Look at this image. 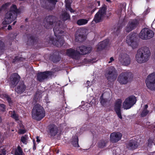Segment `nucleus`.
Segmentation results:
<instances>
[{"label": "nucleus", "mask_w": 155, "mask_h": 155, "mask_svg": "<svg viewBox=\"0 0 155 155\" xmlns=\"http://www.w3.org/2000/svg\"><path fill=\"white\" fill-rule=\"evenodd\" d=\"M12 131H14V130H12Z\"/></svg>", "instance_id": "obj_55"}, {"label": "nucleus", "mask_w": 155, "mask_h": 155, "mask_svg": "<svg viewBox=\"0 0 155 155\" xmlns=\"http://www.w3.org/2000/svg\"><path fill=\"white\" fill-rule=\"evenodd\" d=\"M148 107V105L147 104L144 105V109L141 113V115L142 117H144L148 114V111L147 110Z\"/></svg>", "instance_id": "obj_35"}, {"label": "nucleus", "mask_w": 155, "mask_h": 155, "mask_svg": "<svg viewBox=\"0 0 155 155\" xmlns=\"http://www.w3.org/2000/svg\"><path fill=\"white\" fill-rule=\"evenodd\" d=\"M16 22V21H14V22L13 23V25H15V24Z\"/></svg>", "instance_id": "obj_49"}, {"label": "nucleus", "mask_w": 155, "mask_h": 155, "mask_svg": "<svg viewBox=\"0 0 155 155\" xmlns=\"http://www.w3.org/2000/svg\"><path fill=\"white\" fill-rule=\"evenodd\" d=\"M127 147L128 149L130 150L135 149L137 147V145L136 141L132 140L127 144Z\"/></svg>", "instance_id": "obj_24"}, {"label": "nucleus", "mask_w": 155, "mask_h": 155, "mask_svg": "<svg viewBox=\"0 0 155 155\" xmlns=\"http://www.w3.org/2000/svg\"><path fill=\"white\" fill-rule=\"evenodd\" d=\"M106 0L108 2H110V0Z\"/></svg>", "instance_id": "obj_53"}, {"label": "nucleus", "mask_w": 155, "mask_h": 155, "mask_svg": "<svg viewBox=\"0 0 155 155\" xmlns=\"http://www.w3.org/2000/svg\"><path fill=\"white\" fill-rule=\"evenodd\" d=\"M78 138L77 136L75 135L73 137L71 141V143L73 145L76 147H79V145L78 143Z\"/></svg>", "instance_id": "obj_26"}, {"label": "nucleus", "mask_w": 155, "mask_h": 155, "mask_svg": "<svg viewBox=\"0 0 155 155\" xmlns=\"http://www.w3.org/2000/svg\"><path fill=\"white\" fill-rule=\"evenodd\" d=\"M118 60L120 63L124 66H127L130 63V58L127 54H121L119 55Z\"/></svg>", "instance_id": "obj_10"}, {"label": "nucleus", "mask_w": 155, "mask_h": 155, "mask_svg": "<svg viewBox=\"0 0 155 155\" xmlns=\"http://www.w3.org/2000/svg\"><path fill=\"white\" fill-rule=\"evenodd\" d=\"M154 139L153 138H150L148 140V145L150 147L154 144Z\"/></svg>", "instance_id": "obj_38"}, {"label": "nucleus", "mask_w": 155, "mask_h": 155, "mask_svg": "<svg viewBox=\"0 0 155 155\" xmlns=\"http://www.w3.org/2000/svg\"><path fill=\"white\" fill-rule=\"evenodd\" d=\"M8 4L9 3H6L3 5L1 8L0 10H2L6 9L7 8L8 6Z\"/></svg>", "instance_id": "obj_41"}, {"label": "nucleus", "mask_w": 155, "mask_h": 155, "mask_svg": "<svg viewBox=\"0 0 155 155\" xmlns=\"http://www.w3.org/2000/svg\"><path fill=\"white\" fill-rule=\"evenodd\" d=\"M4 45L3 42L0 41V48L1 47H3Z\"/></svg>", "instance_id": "obj_44"}, {"label": "nucleus", "mask_w": 155, "mask_h": 155, "mask_svg": "<svg viewBox=\"0 0 155 155\" xmlns=\"http://www.w3.org/2000/svg\"><path fill=\"white\" fill-rule=\"evenodd\" d=\"M20 79L19 76L16 73L12 74L11 76L9 84L12 87H14L19 82Z\"/></svg>", "instance_id": "obj_13"}, {"label": "nucleus", "mask_w": 155, "mask_h": 155, "mask_svg": "<svg viewBox=\"0 0 155 155\" xmlns=\"http://www.w3.org/2000/svg\"><path fill=\"white\" fill-rule=\"evenodd\" d=\"M18 10L15 5L11 6L9 12L5 15L4 20L2 22L3 25L9 24L16 18Z\"/></svg>", "instance_id": "obj_3"}, {"label": "nucleus", "mask_w": 155, "mask_h": 155, "mask_svg": "<svg viewBox=\"0 0 155 155\" xmlns=\"http://www.w3.org/2000/svg\"><path fill=\"white\" fill-rule=\"evenodd\" d=\"M88 21V20L84 19H81L78 20L77 22V23L78 25L81 26L86 24Z\"/></svg>", "instance_id": "obj_30"}, {"label": "nucleus", "mask_w": 155, "mask_h": 155, "mask_svg": "<svg viewBox=\"0 0 155 155\" xmlns=\"http://www.w3.org/2000/svg\"><path fill=\"white\" fill-rule=\"evenodd\" d=\"M91 98L92 99H93V100H94V98L93 97H91ZM88 102L90 103H91L92 104H94V101H93V100H92V101H88Z\"/></svg>", "instance_id": "obj_45"}, {"label": "nucleus", "mask_w": 155, "mask_h": 155, "mask_svg": "<svg viewBox=\"0 0 155 155\" xmlns=\"http://www.w3.org/2000/svg\"><path fill=\"white\" fill-rule=\"evenodd\" d=\"M8 29L9 30L11 29H12V26L10 25H8Z\"/></svg>", "instance_id": "obj_47"}, {"label": "nucleus", "mask_w": 155, "mask_h": 155, "mask_svg": "<svg viewBox=\"0 0 155 155\" xmlns=\"http://www.w3.org/2000/svg\"><path fill=\"white\" fill-rule=\"evenodd\" d=\"M106 8L105 7H102L95 15L94 21L96 23L101 21L105 15Z\"/></svg>", "instance_id": "obj_9"}, {"label": "nucleus", "mask_w": 155, "mask_h": 155, "mask_svg": "<svg viewBox=\"0 0 155 155\" xmlns=\"http://www.w3.org/2000/svg\"><path fill=\"white\" fill-rule=\"evenodd\" d=\"M150 55L148 48L144 47L142 48L137 51L136 55V60L139 63H144L148 61Z\"/></svg>", "instance_id": "obj_2"}, {"label": "nucleus", "mask_w": 155, "mask_h": 155, "mask_svg": "<svg viewBox=\"0 0 155 155\" xmlns=\"http://www.w3.org/2000/svg\"><path fill=\"white\" fill-rule=\"evenodd\" d=\"M1 97L2 98L7 100L8 102L9 105L11 106L12 104V101L11 98L9 97L8 95L6 94H3L1 96Z\"/></svg>", "instance_id": "obj_33"}, {"label": "nucleus", "mask_w": 155, "mask_h": 155, "mask_svg": "<svg viewBox=\"0 0 155 155\" xmlns=\"http://www.w3.org/2000/svg\"><path fill=\"white\" fill-rule=\"evenodd\" d=\"M9 114L11 117L14 119L15 121H18V122H19L20 120H19L18 116L15 111H10Z\"/></svg>", "instance_id": "obj_25"}, {"label": "nucleus", "mask_w": 155, "mask_h": 155, "mask_svg": "<svg viewBox=\"0 0 155 155\" xmlns=\"http://www.w3.org/2000/svg\"><path fill=\"white\" fill-rule=\"evenodd\" d=\"M150 12V9L148 8L144 11L143 12V14L145 15H147L148 13L149 12Z\"/></svg>", "instance_id": "obj_42"}, {"label": "nucleus", "mask_w": 155, "mask_h": 155, "mask_svg": "<svg viewBox=\"0 0 155 155\" xmlns=\"http://www.w3.org/2000/svg\"><path fill=\"white\" fill-rule=\"evenodd\" d=\"M66 54L68 56L75 59L76 58V56L78 55L77 51L72 48L67 49Z\"/></svg>", "instance_id": "obj_20"}, {"label": "nucleus", "mask_w": 155, "mask_h": 155, "mask_svg": "<svg viewBox=\"0 0 155 155\" xmlns=\"http://www.w3.org/2000/svg\"><path fill=\"white\" fill-rule=\"evenodd\" d=\"M25 85L24 83L22 82L17 86L15 89V91L18 93L21 94L25 91Z\"/></svg>", "instance_id": "obj_23"}, {"label": "nucleus", "mask_w": 155, "mask_h": 155, "mask_svg": "<svg viewBox=\"0 0 155 155\" xmlns=\"http://www.w3.org/2000/svg\"><path fill=\"white\" fill-rule=\"evenodd\" d=\"M154 35L153 32L147 28L142 29L139 35L140 38L143 40L149 39L153 37Z\"/></svg>", "instance_id": "obj_7"}, {"label": "nucleus", "mask_w": 155, "mask_h": 155, "mask_svg": "<svg viewBox=\"0 0 155 155\" xmlns=\"http://www.w3.org/2000/svg\"><path fill=\"white\" fill-rule=\"evenodd\" d=\"M15 155H23L22 149L19 146H18L17 149L15 150Z\"/></svg>", "instance_id": "obj_31"}, {"label": "nucleus", "mask_w": 155, "mask_h": 155, "mask_svg": "<svg viewBox=\"0 0 155 155\" xmlns=\"http://www.w3.org/2000/svg\"><path fill=\"white\" fill-rule=\"evenodd\" d=\"M122 102L121 99H118L116 101L114 105V109L118 117L120 119L122 118L120 110Z\"/></svg>", "instance_id": "obj_12"}, {"label": "nucleus", "mask_w": 155, "mask_h": 155, "mask_svg": "<svg viewBox=\"0 0 155 155\" xmlns=\"http://www.w3.org/2000/svg\"><path fill=\"white\" fill-rule=\"evenodd\" d=\"M45 116V111L41 105L37 104L34 107L32 112V116L33 119L40 120Z\"/></svg>", "instance_id": "obj_4"}, {"label": "nucleus", "mask_w": 155, "mask_h": 155, "mask_svg": "<svg viewBox=\"0 0 155 155\" xmlns=\"http://www.w3.org/2000/svg\"><path fill=\"white\" fill-rule=\"evenodd\" d=\"M60 18L63 21H64L70 18V16L68 14L65 12L61 16Z\"/></svg>", "instance_id": "obj_34"}, {"label": "nucleus", "mask_w": 155, "mask_h": 155, "mask_svg": "<svg viewBox=\"0 0 155 155\" xmlns=\"http://www.w3.org/2000/svg\"><path fill=\"white\" fill-rule=\"evenodd\" d=\"M31 40H32V42H33L34 40H33V38H32H32H31Z\"/></svg>", "instance_id": "obj_52"}, {"label": "nucleus", "mask_w": 155, "mask_h": 155, "mask_svg": "<svg viewBox=\"0 0 155 155\" xmlns=\"http://www.w3.org/2000/svg\"><path fill=\"white\" fill-rule=\"evenodd\" d=\"M56 18L54 16H50L45 19L44 21V26L47 28H49L52 25H55L53 31L57 40H51L53 45L58 47H61L64 43V41L62 37L63 32L61 30L60 21L55 22Z\"/></svg>", "instance_id": "obj_1"}, {"label": "nucleus", "mask_w": 155, "mask_h": 155, "mask_svg": "<svg viewBox=\"0 0 155 155\" xmlns=\"http://www.w3.org/2000/svg\"><path fill=\"white\" fill-rule=\"evenodd\" d=\"M122 134L119 132L111 133L110 136V140L113 143H116L121 140Z\"/></svg>", "instance_id": "obj_15"}, {"label": "nucleus", "mask_w": 155, "mask_h": 155, "mask_svg": "<svg viewBox=\"0 0 155 155\" xmlns=\"http://www.w3.org/2000/svg\"><path fill=\"white\" fill-rule=\"evenodd\" d=\"M2 121V119L1 118V117H0V122H1Z\"/></svg>", "instance_id": "obj_51"}, {"label": "nucleus", "mask_w": 155, "mask_h": 155, "mask_svg": "<svg viewBox=\"0 0 155 155\" xmlns=\"http://www.w3.org/2000/svg\"><path fill=\"white\" fill-rule=\"evenodd\" d=\"M28 139L27 136L25 135L22 136L21 138V141L24 144H26L27 143V140Z\"/></svg>", "instance_id": "obj_36"}, {"label": "nucleus", "mask_w": 155, "mask_h": 155, "mask_svg": "<svg viewBox=\"0 0 155 155\" xmlns=\"http://www.w3.org/2000/svg\"><path fill=\"white\" fill-rule=\"evenodd\" d=\"M92 48L91 47H87L85 46L79 47L77 48L78 54L84 55L90 53L91 51Z\"/></svg>", "instance_id": "obj_16"}, {"label": "nucleus", "mask_w": 155, "mask_h": 155, "mask_svg": "<svg viewBox=\"0 0 155 155\" xmlns=\"http://www.w3.org/2000/svg\"><path fill=\"white\" fill-rule=\"evenodd\" d=\"M128 73L125 72L121 73L119 76L117 80L121 84H126L128 82Z\"/></svg>", "instance_id": "obj_14"}, {"label": "nucleus", "mask_w": 155, "mask_h": 155, "mask_svg": "<svg viewBox=\"0 0 155 155\" xmlns=\"http://www.w3.org/2000/svg\"><path fill=\"white\" fill-rule=\"evenodd\" d=\"M137 23L136 19L130 20L126 28V31L128 32L131 31L136 27Z\"/></svg>", "instance_id": "obj_17"}, {"label": "nucleus", "mask_w": 155, "mask_h": 155, "mask_svg": "<svg viewBox=\"0 0 155 155\" xmlns=\"http://www.w3.org/2000/svg\"><path fill=\"white\" fill-rule=\"evenodd\" d=\"M136 99L134 96H131L127 98L123 103V107L124 109L130 108L136 102Z\"/></svg>", "instance_id": "obj_6"}, {"label": "nucleus", "mask_w": 155, "mask_h": 155, "mask_svg": "<svg viewBox=\"0 0 155 155\" xmlns=\"http://www.w3.org/2000/svg\"><path fill=\"white\" fill-rule=\"evenodd\" d=\"M107 100L105 99H104L103 98V94L100 97V102L102 105H104L107 102Z\"/></svg>", "instance_id": "obj_37"}, {"label": "nucleus", "mask_w": 155, "mask_h": 155, "mask_svg": "<svg viewBox=\"0 0 155 155\" xmlns=\"http://www.w3.org/2000/svg\"><path fill=\"white\" fill-rule=\"evenodd\" d=\"M97 2L98 3V5H99V2Z\"/></svg>", "instance_id": "obj_54"}, {"label": "nucleus", "mask_w": 155, "mask_h": 155, "mask_svg": "<svg viewBox=\"0 0 155 155\" xmlns=\"http://www.w3.org/2000/svg\"><path fill=\"white\" fill-rule=\"evenodd\" d=\"M6 154V150L5 149H1L0 150V155H5Z\"/></svg>", "instance_id": "obj_39"}, {"label": "nucleus", "mask_w": 155, "mask_h": 155, "mask_svg": "<svg viewBox=\"0 0 155 155\" xmlns=\"http://www.w3.org/2000/svg\"><path fill=\"white\" fill-rule=\"evenodd\" d=\"M135 36V34L130 33L127 36L126 40L127 43L134 49L137 46V43L134 41L136 38Z\"/></svg>", "instance_id": "obj_8"}, {"label": "nucleus", "mask_w": 155, "mask_h": 155, "mask_svg": "<svg viewBox=\"0 0 155 155\" xmlns=\"http://www.w3.org/2000/svg\"><path fill=\"white\" fill-rule=\"evenodd\" d=\"M37 141L38 143L40 141V140L38 139V137H37Z\"/></svg>", "instance_id": "obj_48"}, {"label": "nucleus", "mask_w": 155, "mask_h": 155, "mask_svg": "<svg viewBox=\"0 0 155 155\" xmlns=\"http://www.w3.org/2000/svg\"><path fill=\"white\" fill-rule=\"evenodd\" d=\"M38 93H36L35 94V96L34 97L35 98H37V99H38Z\"/></svg>", "instance_id": "obj_46"}, {"label": "nucleus", "mask_w": 155, "mask_h": 155, "mask_svg": "<svg viewBox=\"0 0 155 155\" xmlns=\"http://www.w3.org/2000/svg\"><path fill=\"white\" fill-rule=\"evenodd\" d=\"M57 132V127L55 125H51L49 126V133L51 136H55Z\"/></svg>", "instance_id": "obj_22"}, {"label": "nucleus", "mask_w": 155, "mask_h": 155, "mask_svg": "<svg viewBox=\"0 0 155 155\" xmlns=\"http://www.w3.org/2000/svg\"><path fill=\"white\" fill-rule=\"evenodd\" d=\"M145 82L148 88L152 91L155 90V72L147 76Z\"/></svg>", "instance_id": "obj_5"}, {"label": "nucleus", "mask_w": 155, "mask_h": 155, "mask_svg": "<svg viewBox=\"0 0 155 155\" xmlns=\"http://www.w3.org/2000/svg\"><path fill=\"white\" fill-rule=\"evenodd\" d=\"M52 74V72L49 71L38 73L37 76L38 80L40 81H42Z\"/></svg>", "instance_id": "obj_18"}, {"label": "nucleus", "mask_w": 155, "mask_h": 155, "mask_svg": "<svg viewBox=\"0 0 155 155\" xmlns=\"http://www.w3.org/2000/svg\"><path fill=\"white\" fill-rule=\"evenodd\" d=\"M90 83V81H87V84H88Z\"/></svg>", "instance_id": "obj_50"}, {"label": "nucleus", "mask_w": 155, "mask_h": 155, "mask_svg": "<svg viewBox=\"0 0 155 155\" xmlns=\"http://www.w3.org/2000/svg\"><path fill=\"white\" fill-rule=\"evenodd\" d=\"M19 122H18V124L20 126V128L19 129V133L21 134H24L25 132V130L24 128V126L21 123L20 121H19Z\"/></svg>", "instance_id": "obj_32"}, {"label": "nucleus", "mask_w": 155, "mask_h": 155, "mask_svg": "<svg viewBox=\"0 0 155 155\" xmlns=\"http://www.w3.org/2000/svg\"><path fill=\"white\" fill-rule=\"evenodd\" d=\"M84 30L81 29H78L76 31L75 35V40L78 41H81L83 40L84 35L82 34Z\"/></svg>", "instance_id": "obj_19"}, {"label": "nucleus", "mask_w": 155, "mask_h": 155, "mask_svg": "<svg viewBox=\"0 0 155 155\" xmlns=\"http://www.w3.org/2000/svg\"><path fill=\"white\" fill-rule=\"evenodd\" d=\"M90 104L86 103L82 106H79L78 107L77 110L80 109L81 110L87 111L90 107Z\"/></svg>", "instance_id": "obj_29"}, {"label": "nucleus", "mask_w": 155, "mask_h": 155, "mask_svg": "<svg viewBox=\"0 0 155 155\" xmlns=\"http://www.w3.org/2000/svg\"><path fill=\"white\" fill-rule=\"evenodd\" d=\"M108 42V40H107L99 42L97 46V51H100L102 50L107 46Z\"/></svg>", "instance_id": "obj_21"}, {"label": "nucleus", "mask_w": 155, "mask_h": 155, "mask_svg": "<svg viewBox=\"0 0 155 155\" xmlns=\"http://www.w3.org/2000/svg\"><path fill=\"white\" fill-rule=\"evenodd\" d=\"M5 105L4 104H0V110L2 112L5 111Z\"/></svg>", "instance_id": "obj_40"}, {"label": "nucleus", "mask_w": 155, "mask_h": 155, "mask_svg": "<svg viewBox=\"0 0 155 155\" xmlns=\"http://www.w3.org/2000/svg\"><path fill=\"white\" fill-rule=\"evenodd\" d=\"M108 140H101L98 143V146L99 147L103 148L106 147Z\"/></svg>", "instance_id": "obj_27"}, {"label": "nucleus", "mask_w": 155, "mask_h": 155, "mask_svg": "<svg viewBox=\"0 0 155 155\" xmlns=\"http://www.w3.org/2000/svg\"><path fill=\"white\" fill-rule=\"evenodd\" d=\"M110 61H108V63H111L113 61H114V59L113 57H111L110 59Z\"/></svg>", "instance_id": "obj_43"}, {"label": "nucleus", "mask_w": 155, "mask_h": 155, "mask_svg": "<svg viewBox=\"0 0 155 155\" xmlns=\"http://www.w3.org/2000/svg\"><path fill=\"white\" fill-rule=\"evenodd\" d=\"M66 8L67 9L69 10L71 12H74L73 10L71 7V4L72 2L71 0H65Z\"/></svg>", "instance_id": "obj_28"}, {"label": "nucleus", "mask_w": 155, "mask_h": 155, "mask_svg": "<svg viewBox=\"0 0 155 155\" xmlns=\"http://www.w3.org/2000/svg\"><path fill=\"white\" fill-rule=\"evenodd\" d=\"M106 75L108 77V79L111 78L114 80L117 78V74L115 68L111 66L108 68Z\"/></svg>", "instance_id": "obj_11"}]
</instances>
